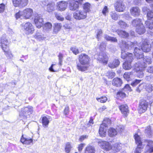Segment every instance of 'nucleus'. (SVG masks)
Returning <instances> with one entry per match:
<instances>
[{
  "label": "nucleus",
  "mask_w": 153,
  "mask_h": 153,
  "mask_svg": "<svg viewBox=\"0 0 153 153\" xmlns=\"http://www.w3.org/2000/svg\"><path fill=\"white\" fill-rule=\"evenodd\" d=\"M89 57L85 53H82L79 56V60L80 64L77 65V68L79 71H82L86 70L88 67L87 66L89 63Z\"/></svg>",
  "instance_id": "obj_1"
},
{
  "label": "nucleus",
  "mask_w": 153,
  "mask_h": 153,
  "mask_svg": "<svg viewBox=\"0 0 153 153\" xmlns=\"http://www.w3.org/2000/svg\"><path fill=\"white\" fill-rule=\"evenodd\" d=\"M8 44V41L6 38V35H2L0 38V46L5 52V55L7 56L11 59L13 57V55L11 52L9 50Z\"/></svg>",
  "instance_id": "obj_2"
},
{
  "label": "nucleus",
  "mask_w": 153,
  "mask_h": 153,
  "mask_svg": "<svg viewBox=\"0 0 153 153\" xmlns=\"http://www.w3.org/2000/svg\"><path fill=\"white\" fill-rule=\"evenodd\" d=\"M33 10L30 8H26L22 11H19L16 14V19L19 18L29 19L32 16L33 14Z\"/></svg>",
  "instance_id": "obj_3"
},
{
  "label": "nucleus",
  "mask_w": 153,
  "mask_h": 153,
  "mask_svg": "<svg viewBox=\"0 0 153 153\" xmlns=\"http://www.w3.org/2000/svg\"><path fill=\"white\" fill-rule=\"evenodd\" d=\"M33 111V108L31 106H28L22 108L20 112V116L24 119H26L29 117Z\"/></svg>",
  "instance_id": "obj_4"
},
{
  "label": "nucleus",
  "mask_w": 153,
  "mask_h": 153,
  "mask_svg": "<svg viewBox=\"0 0 153 153\" xmlns=\"http://www.w3.org/2000/svg\"><path fill=\"white\" fill-rule=\"evenodd\" d=\"M115 10L119 12H123L126 8V6L123 2V0H117L114 4Z\"/></svg>",
  "instance_id": "obj_5"
},
{
  "label": "nucleus",
  "mask_w": 153,
  "mask_h": 153,
  "mask_svg": "<svg viewBox=\"0 0 153 153\" xmlns=\"http://www.w3.org/2000/svg\"><path fill=\"white\" fill-rule=\"evenodd\" d=\"M74 18L77 20H80L85 18L87 16V12L84 10H77L73 13Z\"/></svg>",
  "instance_id": "obj_6"
},
{
  "label": "nucleus",
  "mask_w": 153,
  "mask_h": 153,
  "mask_svg": "<svg viewBox=\"0 0 153 153\" xmlns=\"http://www.w3.org/2000/svg\"><path fill=\"white\" fill-rule=\"evenodd\" d=\"M137 44V42L133 43L130 41L126 42L124 40H122L121 47L123 49L125 48V49H131L132 48L136 46Z\"/></svg>",
  "instance_id": "obj_7"
},
{
  "label": "nucleus",
  "mask_w": 153,
  "mask_h": 153,
  "mask_svg": "<svg viewBox=\"0 0 153 153\" xmlns=\"http://www.w3.org/2000/svg\"><path fill=\"white\" fill-rule=\"evenodd\" d=\"M28 0H13L14 6L16 7L23 8L28 4Z\"/></svg>",
  "instance_id": "obj_8"
},
{
  "label": "nucleus",
  "mask_w": 153,
  "mask_h": 153,
  "mask_svg": "<svg viewBox=\"0 0 153 153\" xmlns=\"http://www.w3.org/2000/svg\"><path fill=\"white\" fill-rule=\"evenodd\" d=\"M148 102L145 100H142L140 103L138 108L139 113L145 112L147 110L148 107Z\"/></svg>",
  "instance_id": "obj_9"
},
{
  "label": "nucleus",
  "mask_w": 153,
  "mask_h": 153,
  "mask_svg": "<svg viewBox=\"0 0 153 153\" xmlns=\"http://www.w3.org/2000/svg\"><path fill=\"white\" fill-rule=\"evenodd\" d=\"M24 30L26 33H33L34 31L33 25L29 22L26 23L23 26Z\"/></svg>",
  "instance_id": "obj_10"
},
{
  "label": "nucleus",
  "mask_w": 153,
  "mask_h": 153,
  "mask_svg": "<svg viewBox=\"0 0 153 153\" xmlns=\"http://www.w3.org/2000/svg\"><path fill=\"white\" fill-rule=\"evenodd\" d=\"M98 143V145L105 151H108L112 149V146L108 142L101 140L99 141Z\"/></svg>",
  "instance_id": "obj_11"
},
{
  "label": "nucleus",
  "mask_w": 153,
  "mask_h": 153,
  "mask_svg": "<svg viewBox=\"0 0 153 153\" xmlns=\"http://www.w3.org/2000/svg\"><path fill=\"white\" fill-rule=\"evenodd\" d=\"M34 22L37 27L40 28L43 25V19L40 15L36 14L35 16Z\"/></svg>",
  "instance_id": "obj_12"
},
{
  "label": "nucleus",
  "mask_w": 153,
  "mask_h": 153,
  "mask_svg": "<svg viewBox=\"0 0 153 153\" xmlns=\"http://www.w3.org/2000/svg\"><path fill=\"white\" fill-rule=\"evenodd\" d=\"M151 48V45L149 41L145 40L141 45V49L144 52H148L150 51Z\"/></svg>",
  "instance_id": "obj_13"
},
{
  "label": "nucleus",
  "mask_w": 153,
  "mask_h": 153,
  "mask_svg": "<svg viewBox=\"0 0 153 153\" xmlns=\"http://www.w3.org/2000/svg\"><path fill=\"white\" fill-rule=\"evenodd\" d=\"M133 55L132 53H130L127 57V58L129 57V59L127 60L123 64V68L125 70H129L131 68V63L132 61Z\"/></svg>",
  "instance_id": "obj_14"
},
{
  "label": "nucleus",
  "mask_w": 153,
  "mask_h": 153,
  "mask_svg": "<svg viewBox=\"0 0 153 153\" xmlns=\"http://www.w3.org/2000/svg\"><path fill=\"white\" fill-rule=\"evenodd\" d=\"M69 3V8L71 10H75L79 7V2L75 0H68Z\"/></svg>",
  "instance_id": "obj_15"
},
{
  "label": "nucleus",
  "mask_w": 153,
  "mask_h": 153,
  "mask_svg": "<svg viewBox=\"0 0 153 153\" xmlns=\"http://www.w3.org/2000/svg\"><path fill=\"white\" fill-rule=\"evenodd\" d=\"M104 121L103 123L100 125L99 130V133L100 136L102 137L105 136L106 131L108 125Z\"/></svg>",
  "instance_id": "obj_16"
},
{
  "label": "nucleus",
  "mask_w": 153,
  "mask_h": 153,
  "mask_svg": "<svg viewBox=\"0 0 153 153\" xmlns=\"http://www.w3.org/2000/svg\"><path fill=\"white\" fill-rule=\"evenodd\" d=\"M146 143L147 144L146 146V151L144 153H151L153 152V141L151 140H147Z\"/></svg>",
  "instance_id": "obj_17"
},
{
  "label": "nucleus",
  "mask_w": 153,
  "mask_h": 153,
  "mask_svg": "<svg viewBox=\"0 0 153 153\" xmlns=\"http://www.w3.org/2000/svg\"><path fill=\"white\" fill-rule=\"evenodd\" d=\"M98 59L103 63L106 64L108 60V57L105 52H102L100 53Z\"/></svg>",
  "instance_id": "obj_18"
},
{
  "label": "nucleus",
  "mask_w": 153,
  "mask_h": 153,
  "mask_svg": "<svg viewBox=\"0 0 153 153\" xmlns=\"http://www.w3.org/2000/svg\"><path fill=\"white\" fill-rule=\"evenodd\" d=\"M130 12L131 15L134 17H137L140 15V10L138 7H134L130 9Z\"/></svg>",
  "instance_id": "obj_19"
},
{
  "label": "nucleus",
  "mask_w": 153,
  "mask_h": 153,
  "mask_svg": "<svg viewBox=\"0 0 153 153\" xmlns=\"http://www.w3.org/2000/svg\"><path fill=\"white\" fill-rule=\"evenodd\" d=\"M137 65V64L135 65V70L137 73V76L140 78H142L143 76L144 75L142 68L143 67L140 65H139L138 67Z\"/></svg>",
  "instance_id": "obj_20"
},
{
  "label": "nucleus",
  "mask_w": 153,
  "mask_h": 153,
  "mask_svg": "<svg viewBox=\"0 0 153 153\" xmlns=\"http://www.w3.org/2000/svg\"><path fill=\"white\" fill-rule=\"evenodd\" d=\"M68 3L67 2L61 1L57 3V8L58 10L61 11L65 10L67 6Z\"/></svg>",
  "instance_id": "obj_21"
},
{
  "label": "nucleus",
  "mask_w": 153,
  "mask_h": 153,
  "mask_svg": "<svg viewBox=\"0 0 153 153\" xmlns=\"http://www.w3.org/2000/svg\"><path fill=\"white\" fill-rule=\"evenodd\" d=\"M119 108L122 114L126 117L129 113L128 106L126 104L121 105L119 106Z\"/></svg>",
  "instance_id": "obj_22"
},
{
  "label": "nucleus",
  "mask_w": 153,
  "mask_h": 153,
  "mask_svg": "<svg viewBox=\"0 0 153 153\" xmlns=\"http://www.w3.org/2000/svg\"><path fill=\"white\" fill-rule=\"evenodd\" d=\"M136 47V46L134 47L135 48L134 52L135 56L137 59H140L142 58L143 55L142 52V50H140Z\"/></svg>",
  "instance_id": "obj_23"
},
{
  "label": "nucleus",
  "mask_w": 153,
  "mask_h": 153,
  "mask_svg": "<svg viewBox=\"0 0 153 153\" xmlns=\"http://www.w3.org/2000/svg\"><path fill=\"white\" fill-rule=\"evenodd\" d=\"M34 38L37 40L39 41H42L46 39V37L44 34L40 32V31H37L34 36Z\"/></svg>",
  "instance_id": "obj_24"
},
{
  "label": "nucleus",
  "mask_w": 153,
  "mask_h": 153,
  "mask_svg": "<svg viewBox=\"0 0 153 153\" xmlns=\"http://www.w3.org/2000/svg\"><path fill=\"white\" fill-rule=\"evenodd\" d=\"M152 62L151 58L149 56H146L143 59V62L142 64L140 66L145 68L146 67L147 65L150 64Z\"/></svg>",
  "instance_id": "obj_25"
},
{
  "label": "nucleus",
  "mask_w": 153,
  "mask_h": 153,
  "mask_svg": "<svg viewBox=\"0 0 153 153\" xmlns=\"http://www.w3.org/2000/svg\"><path fill=\"white\" fill-rule=\"evenodd\" d=\"M120 63V62L118 59H115L112 62H110L108 64L109 67L111 68H114L117 67L118 66Z\"/></svg>",
  "instance_id": "obj_26"
},
{
  "label": "nucleus",
  "mask_w": 153,
  "mask_h": 153,
  "mask_svg": "<svg viewBox=\"0 0 153 153\" xmlns=\"http://www.w3.org/2000/svg\"><path fill=\"white\" fill-rule=\"evenodd\" d=\"M21 142L23 144L27 145L33 144V140L32 139H28L23 137V135H22L21 139Z\"/></svg>",
  "instance_id": "obj_27"
},
{
  "label": "nucleus",
  "mask_w": 153,
  "mask_h": 153,
  "mask_svg": "<svg viewBox=\"0 0 153 153\" xmlns=\"http://www.w3.org/2000/svg\"><path fill=\"white\" fill-rule=\"evenodd\" d=\"M136 31L139 34H143L146 31L145 27L143 24L138 26L136 28Z\"/></svg>",
  "instance_id": "obj_28"
},
{
  "label": "nucleus",
  "mask_w": 153,
  "mask_h": 153,
  "mask_svg": "<svg viewBox=\"0 0 153 153\" xmlns=\"http://www.w3.org/2000/svg\"><path fill=\"white\" fill-rule=\"evenodd\" d=\"M122 80L119 78H114L112 80V85L116 87L120 86L122 84Z\"/></svg>",
  "instance_id": "obj_29"
},
{
  "label": "nucleus",
  "mask_w": 153,
  "mask_h": 153,
  "mask_svg": "<svg viewBox=\"0 0 153 153\" xmlns=\"http://www.w3.org/2000/svg\"><path fill=\"white\" fill-rule=\"evenodd\" d=\"M143 23L141 22V20L139 19H136L133 20L132 22V25L136 27L138 26L141 25H143Z\"/></svg>",
  "instance_id": "obj_30"
},
{
  "label": "nucleus",
  "mask_w": 153,
  "mask_h": 153,
  "mask_svg": "<svg viewBox=\"0 0 153 153\" xmlns=\"http://www.w3.org/2000/svg\"><path fill=\"white\" fill-rule=\"evenodd\" d=\"M49 118H48L46 116L42 117V124L43 126L45 128L48 127L49 123Z\"/></svg>",
  "instance_id": "obj_31"
},
{
  "label": "nucleus",
  "mask_w": 153,
  "mask_h": 153,
  "mask_svg": "<svg viewBox=\"0 0 153 153\" xmlns=\"http://www.w3.org/2000/svg\"><path fill=\"white\" fill-rule=\"evenodd\" d=\"M117 32L119 36L124 38H126L129 36L128 33L123 30H119Z\"/></svg>",
  "instance_id": "obj_32"
},
{
  "label": "nucleus",
  "mask_w": 153,
  "mask_h": 153,
  "mask_svg": "<svg viewBox=\"0 0 153 153\" xmlns=\"http://www.w3.org/2000/svg\"><path fill=\"white\" fill-rule=\"evenodd\" d=\"M108 134L109 136L113 137L117 134V132L115 128H111L108 129Z\"/></svg>",
  "instance_id": "obj_33"
},
{
  "label": "nucleus",
  "mask_w": 153,
  "mask_h": 153,
  "mask_svg": "<svg viewBox=\"0 0 153 153\" xmlns=\"http://www.w3.org/2000/svg\"><path fill=\"white\" fill-rule=\"evenodd\" d=\"M95 152L94 147L88 145L85 149V153H94Z\"/></svg>",
  "instance_id": "obj_34"
},
{
  "label": "nucleus",
  "mask_w": 153,
  "mask_h": 153,
  "mask_svg": "<svg viewBox=\"0 0 153 153\" xmlns=\"http://www.w3.org/2000/svg\"><path fill=\"white\" fill-rule=\"evenodd\" d=\"M123 90L117 92V98L119 99H121L125 97L126 96V93L124 92Z\"/></svg>",
  "instance_id": "obj_35"
},
{
  "label": "nucleus",
  "mask_w": 153,
  "mask_h": 153,
  "mask_svg": "<svg viewBox=\"0 0 153 153\" xmlns=\"http://www.w3.org/2000/svg\"><path fill=\"white\" fill-rule=\"evenodd\" d=\"M146 26L147 28L149 29H153V21L151 20H148L145 22Z\"/></svg>",
  "instance_id": "obj_36"
},
{
  "label": "nucleus",
  "mask_w": 153,
  "mask_h": 153,
  "mask_svg": "<svg viewBox=\"0 0 153 153\" xmlns=\"http://www.w3.org/2000/svg\"><path fill=\"white\" fill-rule=\"evenodd\" d=\"M134 139L137 145L142 146V142L141 140L140 137L137 134H135L134 135Z\"/></svg>",
  "instance_id": "obj_37"
},
{
  "label": "nucleus",
  "mask_w": 153,
  "mask_h": 153,
  "mask_svg": "<svg viewBox=\"0 0 153 153\" xmlns=\"http://www.w3.org/2000/svg\"><path fill=\"white\" fill-rule=\"evenodd\" d=\"M62 27L60 23H56L54 24V27L53 32L55 33H57L59 31Z\"/></svg>",
  "instance_id": "obj_38"
},
{
  "label": "nucleus",
  "mask_w": 153,
  "mask_h": 153,
  "mask_svg": "<svg viewBox=\"0 0 153 153\" xmlns=\"http://www.w3.org/2000/svg\"><path fill=\"white\" fill-rule=\"evenodd\" d=\"M133 74L132 72H126L123 75V77L126 80H130V78Z\"/></svg>",
  "instance_id": "obj_39"
},
{
  "label": "nucleus",
  "mask_w": 153,
  "mask_h": 153,
  "mask_svg": "<svg viewBox=\"0 0 153 153\" xmlns=\"http://www.w3.org/2000/svg\"><path fill=\"white\" fill-rule=\"evenodd\" d=\"M118 24L122 28H125L127 27H128V25L127 24L122 20H119L118 22Z\"/></svg>",
  "instance_id": "obj_40"
},
{
  "label": "nucleus",
  "mask_w": 153,
  "mask_h": 153,
  "mask_svg": "<svg viewBox=\"0 0 153 153\" xmlns=\"http://www.w3.org/2000/svg\"><path fill=\"white\" fill-rule=\"evenodd\" d=\"M43 27L44 30H48L51 29L52 25L51 23L48 22L44 25Z\"/></svg>",
  "instance_id": "obj_41"
},
{
  "label": "nucleus",
  "mask_w": 153,
  "mask_h": 153,
  "mask_svg": "<svg viewBox=\"0 0 153 153\" xmlns=\"http://www.w3.org/2000/svg\"><path fill=\"white\" fill-rule=\"evenodd\" d=\"M54 9V5L53 4L50 3L46 7V10L49 12H52Z\"/></svg>",
  "instance_id": "obj_42"
},
{
  "label": "nucleus",
  "mask_w": 153,
  "mask_h": 153,
  "mask_svg": "<svg viewBox=\"0 0 153 153\" xmlns=\"http://www.w3.org/2000/svg\"><path fill=\"white\" fill-rule=\"evenodd\" d=\"M72 146L69 143H68L66 145L65 151L66 153H69L71 150Z\"/></svg>",
  "instance_id": "obj_43"
},
{
  "label": "nucleus",
  "mask_w": 153,
  "mask_h": 153,
  "mask_svg": "<svg viewBox=\"0 0 153 153\" xmlns=\"http://www.w3.org/2000/svg\"><path fill=\"white\" fill-rule=\"evenodd\" d=\"M121 149V147L120 145L117 143L115 144L114 146H112V149L116 152L119 151Z\"/></svg>",
  "instance_id": "obj_44"
},
{
  "label": "nucleus",
  "mask_w": 153,
  "mask_h": 153,
  "mask_svg": "<svg viewBox=\"0 0 153 153\" xmlns=\"http://www.w3.org/2000/svg\"><path fill=\"white\" fill-rule=\"evenodd\" d=\"M123 48H122V54H121V58L123 59L125 58L127 60L129 59V57L127 58V57L128 56L129 54L130 53H128V54L126 53H125L124 51H123Z\"/></svg>",
  "instance_id": "obj_45"
},
{
  "label": "nucleus",
  "mask_w": 153,
  "mask_h": 153,
  "mask_svg": "<svg viewBox=\"0 0 153 153\" xmlns=\"http://www.w3.org/2000/svg\"><path fill=\"white\" fill-rule=\"evenodd\" d=\"M110 15L111 18L114 20H117L118 19L119 16L115 12H111Z\"/></svg>",
  "instance_id": "obj_46"
},
{
  "label": "nucleus",
  "mask_w": 153,
  "mask_h": 153,
  "mask_svg": "<svg viewBox=\"0 0 153 153\" xmlns=\"http://www.w3.org/2000/svg\"><path fill=\"white\" fill-rule=\"evenodd\" d=\"M97 100L99 102H100L101 103H104L107 101V98L106 97L102 96L100 98H97Z\"/></svg>",
  "instance_id": "obj_47"
},
{
  "label": "nucleus",
  "mask_w": 153,
  "mask_h": 153,
  "mask_svg": "<svg viewBox=\"0 0 153 153\" xmlns=\"http://www.w3.org/2000/svg\"><path fill=\"white\" fill-rule=\"evenodd\" d=\"M90 7L91 5L88 3H86L84 4L83 8L86 12L90 10Z\"/></svg>",
  "instance_id": "obj_48"
},
{
  "label": "nucleus",
  "mask_w": 153,
  "mask_h": 153,
  "mask_svg": "<svg viewBox=\"0 0 153 153\" xmlns=\"http://www.w3.org/2000/svg\"><path fill=\"white\" fill-rule=\"evenodd\" d=\"M115 75V73L112 71H109L106 73V76L110 79L112 78Z\"/></svg>",
  "instance_id": "obj_49"
},
{
  "label": "nucleus",
  "mask_w": 153,
  "mask_h": 153,
  "mask_svg": "<svg viewBox=\"0 0 153 153\" xmlns=\"http://www.w3.org/2000/svg\"><path fill=\"white\" fill-rule=\"evenodd\" d=\"M146 90L149 92L152 91L153 90V86L151 84L147 85Z\"/></svg>",
  "instance_id": "obj_50"
},
{
  "label": "nucleus",
  "mask_w": 153,
  "mask_h": 153,
  "mask_svg": "<svg viewBox=\"0 0 153 153\" xmlns=\"http://www.w3.org/2000/svg\"><path fill=\"white\" fill-rule=\"evenodd\" d=\"M147 16L149 19L153 18V10H149L147 13Z\"/></svg>",
  "instance_id": "obj_51"
},
{
  "label": "nucleus",
  "mask_w": 153,
  "mask_h": 153,
  "mask_svg": "<svg viewBox=\"0 0 153 153\" xmlns=\"http://www.w3.org/2000/svg\"><path fill=\"white\" fill-rule=\"evenodd\" d=\"M70 49L73 53L75 55L79 53V51L78 49L75 47H71Z\"/></svg>",
  "instance_id": "obj_52"
},
{
  "label": "nucleus",
  "mask_w": 153,
  "mask_h": 153,
  "mask_svg": "<svg viewBox=\"0 0 153 153\" xmlns=\"http://www.w3.org/2000/svg\"><path fill=\"white\" fill-rule=\"evenodd\" d=\"M143 147L142 146H138L137 145L136 148L134 153H140L141 152V150L143 149Z\"/></svg>",
  "instance_id": "obj_53"
},
{
  "label": "nucleus",
  "mask_w": 153,
  "mask_h": 153,
  "mask_svg": "<svg viewBox=\"0 0 153 153\" xmlns=\"http://www.w3.org/2000/svg\"><path fill=\"white\" fill-rule=\"evenodd\" d=\"M102 13L105 16H106L107 14L108 13V8L107 6H105L102 9Z\"/></svg>",
  "instance_id": "obj_54"
},
{
  "label": "nucleus",
  "mask_w": 153,
  "mask_h": 153,
  "mask_svg": "<svg viewBox=\"0 0 153 153\" xmlns=\"http://www.w3.org/2000/svg\"><path fill=\"white\" fill-rule=\"evenodd\" d=\"M123 90L125 91H132L131 88L128 84H126L125 85Z\"/></svg>",
  "instance_id": "obj_55"
},
{
  "label": "nucleus",
  "mask_w": 153,
  "mask_h": 153,
  "mask_svg": "<svg viewBox=\"0 0 153 153\" xmlns=\"http://www.w3.org/2000/svg\"><path fill=\"white\" fill-rule=\"evenodd\" d=\"M144 87V85L143 84H140L138 87L136 89V91L139 93H140V91L143 90Z\"/></svg>",
  "instance_id": "obj_56"
},
{
  "label": "nucleus",
  "mask_w": 153,
  "mask_h": 153,
  "mask_svg": "<svg viewBox=\"0 0 153 153\" xmlns=\"http://www.w3.org/2000/svg\"><path fill=\"white\" fill-rule=\"evenodd\" d=\"M140 80L136 79L134 81L131 83V85L133 86H135L137 84H139L141 81Z\"/></svg>",
  "instance_id": "obj_57"
},
{
  "label": "nucleus",
  "mask_w": 153,
  "mask_h": 153,
  "mask_svg": "<svg viewBox=\"0 0 153 153\" xmlns=\"http://www.w3.org/2000/svg\"><path fill=\"white\" fill-rule=\"evenodd\" d=\"M124 129V127L121 125H119L117 126L116 127V129L118 131V132H121Z\"/></svg>",
  "instance_id": "obj_58"
},
{
  "label": "nucleus",
  "mask_w": 153,
  "mask_h": 153,
  "mask_svg": "<svg viewBox=\"0 0 153 153\" xmlns=\"http://www.w3.org/2000/svg\"><path fill=\"white\" fill-rule=\"evenodd\" d=\"M145 132L147 134L149 135H151L152 134V132L151 131V128L150 126H148L145 130Z\"/></svg>",
  "instance_id": "obj_59"
},
{
  "label": "nucleus",
  "mask_w": 153,
  "mask_h": 153,
  "mask_svg": "<svg viewBox=\"0 0 153 153\" xmlns=\"http://www.w3.org/2000/svg\"><path fill=\"white\" fill-rule=\"evenodd\" d=\"M50 3L47 1H43L42 2L41 5L44 7H46Z\"/></svg>",
  "instance_id": "obj_60"
},
{
  "label": "nucleus",
  "mask_w": 153,
  "mask_h": 153,
  "mask_svg": "<svg viewBox=\"0 0 153 153\" xmlns=\"http://www.w3.org/2000/svg\"><path fill=\"white\" fill-rule=\"evenodd\" d=\"M105 43L102 42L100 44L99 47V49L101 51L105 49Z\"/></svg>",
  "instance_id": "obj_61"
},
{
  "label": "nucleus",
  "mask_w": 153,
  "mask_h": 153,
  "mask_svg": "<svg viewBox=\"0 0 153 153\" xmlns=\"http://www.w3.org/2000/svg\"><path fill=\"white\" fill-rule=\"evenodd\" d=\"M123 15L124 17H125L126 19L127 20H130L131 19V17L130 16V14L128 13H126Z\"/></svg>",
  "instance_id": "obj_62"
},
{
  "label": "nucleus",
  "mask_w": 153,
  "mask_h": 153,
  "mask_svg": "<svg viewBox=\"0 0 153 153\" xmlns=\"http://www.w3.org/2000/svg\"><path fill=\"white\" fill-rule=\"evenodd\" d=\"M5 9V5L3 4H0V13H2L4 12Z\"/></svg>",
  "instance_id": "obj_63"
},
{
  "label": "nucleus",
  "mask_w": 153,
  "mask_h": 153,
  "mask_svg": "<svg viewBox=\"0 0 153 153\" xmlns=\"http://www.w3.org/2000/svg\"><path fill=\"white\" fill-rule=\"evenodd\" d=\"M69 108L68 106H66L64 111V114L65 115H68L69 114Z\"/></svg>",
  "instance_id": "obj_64"
}]
</instances>
